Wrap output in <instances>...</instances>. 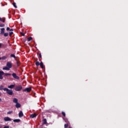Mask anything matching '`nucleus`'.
<instances>
[{
    "instance_id": "2eb2a0df",
    "label": "nucleus",
    "mask_w": 128,
    "mask_h": 128,
    "mask_svg": "<svg viewBox=\"0 0 128 128\" xmlns=\"http://www.w3.org/2000/svg\"><path fill=\"white\" fill-rule=\"evenodd\" d=\"M13 102H14V104H18V98H14V100H13Z\"/></svg>"
},
{
    "instance_id": "473e14b6",
    "label": "nucleus",
    "mask_w": 128,
    "mask_h": 128,
    "mask_svg": "<svg viewBox=\"0 0 128 128\" xmlns=\"http://www.w3.org/2000/svg\"><path fill=\"white\" fill-rule=\"evenodd\" d=\"M20 34H22V36H24V32H20Z\"/></svg>"
},
{
    "instance_id": "1a4fd4ad",
    "label": "nucleus",
    "mask_w": 128,
    "mask_h": 128,
    "mask_svg": "<svg viewBox=\"0 0 128 128\" xmlns=\"http://www.w3.org/2000/svg\"><path fill=\"white\" fill-rule=\"evenodd\" d=\"M4 122H10V120H12V119H10V118L9 117H4Z\"/></svg>"
},
{
    "instance_id": "c9c22d12",
    "label": "nucleus",
    "mask_w": 128,
    "mask_h": 128,
    "mask_svg": "<svg viewBox=\"0 0 128 128\" xmlns=\"http://www.w3.org/2000/svg\"><path fill=\"white\" fill-rule=\"evenodd\" d=\"M10 32H14V29L12 28L10 30Z\"/></svg>"
},
{
    "instance_id": "0eeeda50",
    "label": "nucleus",
    "mask_w": 128,
    "mask_h": 128,
    "mask_svg": "<svg viewBox=\"0 0 128 128\" xmlns=\"http://www.w3.org/2000/svg\"><path fill=\"white\" fill-rule=\"evenodd\" d=\"M6 45L2 43H0V48H6Z\"/></svg>"
},
{
    "instance_id": "a878e982",
    "label": "nucleus",
    "mask_w": 128,
    "mask_h": 128,
    "mask_svg": "<svg viewBox=\"0 0 128 128\" xmlns=\"http://www.w3.org/2000/svg\"><path fill=\"white\" fill-rule=\"evenodd\" d=\"M4 36L6 37L8 36V33L6 32V33H4Z\"/></svg>"
},
{
    "instance_id": "c756f323",
    "label": "nucleus",
    "mask_w": 128,
    "mask_h": 128,
    "mask_svg": "<svg viewBox=\"0 0 128 128\" xmlns=\"http://www.w3.org/2000/svg\"><path fill=\"white\" fill-rule=\"evenodd\" d=\"M68 124H64V128H68Z\"/></svg>"
},
{
    "instance_id": "6e6552de",
    "label": "nucleus",
    "mask_w": 128,
    "mask_h": 128,
    "mask_svg": "<svg viewBox=\"0 0 128 128\" xmlns=\"http://www.w3.org/2000/svg\"><path fill=\"white\" fill-rule=\"evenodd\" d=\"M6 66H8L9 68H12V63L10 62H8L6 64Z\"/></svg>"
},
{
    "instance_id": "e433bc0d",
    "label": "nucleus",
    "mask_w": 128,
    "mask_h": 128,
    "mask_svg": "<svg viewBox=\"0 0 128 128\" xmlns=\"http://www.w3.org/2000/svg\"><path fill=\"white\" fill-rule=\"evenodd\" d=\"M0 96H2V92H0Z\"/></svg>"
},
{
    "instance_id": "aec40b11",
    "label": "nucleus",
    "mask_w": 128,
    "mask_h": 128,
    "mask_svg": "<svg viewBox=\"0 0 128 128\" xmlns=\"http://www.w3.org/2000/svg\"><path fill=\"white\" fill-rule=\"evenodd\" d=\"M6 58H8V57L6 56H3L2 58V60H6Z\"/></svg>"
},
{
    "instance_id": "a211bd4d",
    "label": "nucleus",
    "mask_w": 128,
    "mask_h": 128,
    "mask_svg": "<svg viewBox=\"0 0 128 128\" xmlns=\"http://www.w3.org/2000/svg\"><path fill=\"white\" fill-rule=\"evenodd\" d=\"M2 70H10V68H8V66H5V67L3 68Z\"/></svg>"
},
{
    "instance_id": "4468645a",
    "label": "nucleus",
    "mask_w": 128,
    "mask_h": 128,
    "mask_svg": "<svg viewBox=\"0 0 128 128\" xmlns=\"http://www.w3.org/2000/svg\"><path fill=\"white\" fill-rule=\"evenodd\" d=\"M14 86H16L15 84H11V85L8 86V88H14Z\"/></svg>"
},
{
    "instance_id": "6ab92c4d",
    "label": "nucleus",
    "mask_w": 128,
    "mask_h": 128,
    "mask_svg": "<svg viewBox=\"0 0 128 128\" xmlns=\"http://www.w3.org/2000/svg\"><path fill=\"white\" fill-rule=\"evenodd\" d=\"M14 122H20V119H16L13 120Z\"/></svg>"
},
{
    "instance_id": "f704fd0d",
    "label": "nucleus",
    "mask_w": 128,
    "mask_h": 128,
    "mask_svg": "<svg viewBox=\"0 0 128 128\" xmlns=\"http://www.w3.org/2000/svg\"><path fill=\"white\" fill-rule=\"evenodd\" d=\"M10 28L9 27L6 28V30H10Z\"/></svg>"
},
{
    "instance_id": "f257e3e1",
    "label": "nucleus",
    "mask_w": 128,
    "mask_h": 128,
    "mask_svg": "<svg viewBox=\"0 0 128 128\" xmlns=\"http://www.w3.org/2000/svg\"><path fill=\"white\" fill-rule=\"evenodd\" d=\"M12 74L10 73H4L3 71H0V80H4L3 76H11Z\"/></svg>"
},
{
    "instance_id": "7ed1b4c3",
    "label": "nucleus",
    "mask_w": 128,
    "mask_h": 128,
    "mask_svg": "<svg viewBox=\"0 0 128 128\" xmlns=\"http://www.w3.org/2000/svg\"><path fill=\"white\" fill-rule=\"evenodd\" d=\"M35 64L36 66H40L42 68H44V63L42 62H40V63L38 61H37L36 62Z\"/></svg>"
},
{
    "instance_id": "412c9836",
    "label": "nucleus",
    "mask_w": 128,
    "mask_h": 128,
    "mask_svg": "<svg viewBox=\"0 0 128 128\" xmlns=\"http://www.w3.org/2000/svg\"><path fill=\"white\" fill-rule=\"evenodd\" d=\"M12 5L16 8H18V6H16V2H13Z\"/></svg>"
},
{
    "instance_id": "72a5a7b5",
    "label": "nucleus",
    "mask_w": 128,
    "mask_h": 128,
    "mask_svg": "<svg viewBox=\"0 0 128 128\" xmlns=\"http://www.w3.org/2000/svg\"><path fill=\"white\" fill-rule=\"evenodd\" d=\"M4 128H10V126H5Z\"/></svg>"
},
{
    "instance_id": "4be33fe9",
    "label": "nucleus",
    "mask_w": 128,
    "mask_h": 128,
    "mask_svg": "<svg viewBox=\"0 0 128 128\" xmlns=\"http://www.w3.org/2000/svg\"><path fill=\"white\" fill-rule=\"evenodd\" d=\"M28 42H30V40H32V36L28 37Z\"/></svg>"
},
{
    "instance_id": "c85d7f7f",
    "label": "nucleus",
    "mask_w": 128,
    "mask_h": 128,
    "mask_svg": "<svg viewBox=\"0 0 128 128\" xmlns=\"http://www.w3.org/2000/svg\"><path fill=\"white\" fill-rule=\"evenodd\" d=\"M38 54V58H42V54L39 53Z\"/></svg>"
},
{
    "instance_id": "9d476101",
    "label": "nucleus",
    "mask_w": 128,
    "mask_h": 128,
    "mask_svg": "<svg viewBox=\"0 0 128 128\" xmlns=\"http://www.w3.org/2000/svg\"><path fill=\"white\" fill-rule=\"evenodd\" d=\"M18 116L19 118H22V116H24V113H22V111H20L19 112Z\"/></svg>"
},
{
    "instance_id": "f8f14e48",
    "label": "nucleus",
    "mask_w": 128,
    "mask_h": 128,
    "mask_svg": "<svg viewBox=\"0 0 128 128\" xmlns=\"http://www.w3.org/2000/svg\"><path fill=\"white\" fill-rule=\"evenodd\" d=\"M20 106H21L20 104L18 102L16 103V108H20Z\"/></svg>"
},
{
    "instance_id": "a19ab883",
    "label": "nucleus",
    "mask_w": 128,
    "mask_h": 128,
    "mask_svg": "<svg viewBox=\"0 0 128 128\" xmlns=\"http://www.w3.org/2000/svg\"><path fill=\"white\" fill-rule=\"evenodd\" d=\"M0 60H2V58L1 57H0Z\"/></svg>"
},
{
    "instance_id": "b1692460",
    "label": "nucleus",
    "mask_w": 128,
    "mask_h": 128,
    "mask_svg": "<svg viewBox=\"0 0 128 128\" xmlns=\"http://www.w3.org/2000/svg\"><path fill=\"white\" fill-rule=\"evenodd\" d=\"M6 25L4 24H0V28H4Z\"/></svg>"
},
{
    "instance_id": "20e7f679",
    "label": "nucleus",
    "mask_w": 128,
    "mask_h": 128,
    "mask_svg": "<svg viewBox=\"0 0 128 128\" xmlns=\"http://www.w3.org/2000/svg\"><path fill=\"white\" fill-rule=\"evenodd\" d=\"M22 90V85H18L15 88L16 92H20Z\"/></svg>"
},
{
    "instance_id": "2f4dec72",
    "label": "nucleus",
    "mask_w": 128,
    "mask_h": 128,
    "mask_svg": "<svg viewBox=\"0 0 128 128\" xmlns=\"http://www.w3.org/2000/svg\"><path fill=\"white\" fill-rule=\"evenodd\" d=\"M62 116H66V112H62Z\"/></svg>"
},
{
    "instance_id": "f3484780",
    "label": "nucleus",
    "mask_w": 128,
    "mask_h": 128,
    "mask_svg": "<svg viewBox=\"0 0 128 128\" xmlns=\"http://www.w3.org/2000/svg\"><path fill=\"white\" fill-rule=\"evenodd\" d=\"M30 118H36V114H34L30 115Z\"/></svg>"
},
{
    "instance_id": "dca6fc26",
    "label": "nucleus",
    "mask_w": 128,
    "mask_h": 128,
    "mask_svg": "<svg viewBox=\"0 0 128 128\" xmlns=\"http://www.w3.org/2000/svg\"><path fill=\"white\" fill-rule=\"evenodd\" d=\"M42 122H43V124H48V122H46V118H44L42 120Z\"/></svg>"
},
{
    "instance_id": "58836bf2",
    "label": "nucleus",
    "mask_w": 128,
    "mask_h": 128,
    "mask_svg": "<svg viewBox=\"0 0 128 128\" xmlns=\"http://www.w3.org/2000/svg\"><path fill=\"white\" fill-rule=\"evenodd\" d=\"M68 128H72V126H70L68 127Z\"/></svg>"
},
{
    "instance_id": "7c9ffc66",
    "label": "nucleus",
    "mask_w": 128,
    "mask_h": 128,
    "mask_svg": "<svg viewBox=\"0 0 128 128\" xmlns=\"http://www.w3.org/2000/svg\"><path fill=\"white\" fill-rule=\"evenodd\" d=\"M7 114H12V111H9Z\"/></svg>"
},
{
    "instance_id": "f03ea898",
    "label": "nucleus",
    "mask_w": 128,
    "mask_h": 128,
    "mask_svg": "<svg viewBox=\"0 0 128 128\" xmlns=\"http://www.w3.org/2000/svg\"><path fill=\"white\" fill-rule=\"evenodd\" d=\"M4 92H6V94H9V96H12L14 94V92H12V90H10L8 88H4Z\"/></svg>"
},
{
    "instance_id": "9b49d317",
    "label": "nucleus",
    "mask_w": 128,
    "mask_h": 128,
    "mask_svg": "<svg viewBox=\"0 0 128 128\" xmlns=\"http://www.w3.org/2000/svg\"><path fill=\"white\" fill-rule=\"evenodd\" d=\"M0 30H1V31L0 32V34H4V30H5L4 28H2Z\"/></svg>"
},
{
    "instance_id": "423d86ee",
    "label": "nucleus",
    "mask_w": 128,
    "mask_h": 128,
    "mask_svg": "<svg viewBox=\"0 0 128 128\" xmlns=\"http://www.w3.org/2000/svg\"><path fill=\"white\" fill-rule=\"evenodd\" d=\"M12 76L14 78H15V80H20V77L16 76V74L12 73Z\"/></svg>"
},
{
    "instance_id": "bb28decb",
    "label": "nucleus",
    "mask_w": 128,
    "mask_h": 128,
    "mask_svg": "<svg viewBox=\"0 0 128 128\" xmlns=\"http://www.w3.org/2000/svg\"><path fill=\"white\" fill-rule=\"evenodd\" d=\"M11 58H16V55L14 54H11L10 55Z\"/></svg>"
},
{
    "instance_id": "5701e85b",
    "label": "nucleus",
    "mask_w": 128,
    "mask_h": 128,
    "mask_svg": "<svg viewBox=\"0 0 128 128\" xmlns=\"http://www.w3.org/2000/svg\"><path fill=\"white\" fill-rule=\"evenodd\" d=\"M4 90V86H0V90Z\"/></svg>"
},
{
    "instance_id": "cd10ccee",
    "label": "nucleus",
    "mask_w": 128,
    "mask_h": 128,
    "mask_svg": "<svg viewBox=\"0 0 128 128\" xmlns=\"http://www.w3.org/2000/svg\"><path fill=\"white\" fill-rule=\"evenodd\" d=\"M13 34H14V32H9L10 36H12Z\"/></svg>"
},
{
    "instance_id": "39448f33",
    "label": "nucleus",
    "mask_w": 128,
    "mask_h": 128,
    "mask_svg": "<svg viewBox=\"0 0 128 128\" xmlns=\"http://www.w3.org/2000/svg\"><path fill=\"white\" fill-rule=\"evenodd\" d=\"M32 90V88H26L22 90V92H30Z\"/></svg>"
},
{
    "instance_id": "393cba45",
    "label": "nucleus",
    "mask_w": 128,
    "mask_h": 128,
    "mask_svg": "<svg viewBox=\"0 0 128 128\" xmlns=\"http://www.w3.org/2000/svg\"><path fill=\"white\" fill-rule=\"evenodd\" d=\"M16 64H17V66H20V62L18 61H16Z\"/></svg>"
},
{
    "instance_id": "ea45409f",
    "label": "nucleus",
    "mask_w": 128,
    "mask_h": 128,
    "mask_svg": "<svg viewBox=\"0 0 128 128\" xmlns=\"http://www.w3.org/2000/svg\"><path fill=\"white\" fill-rule=\"evenodd\" d=\"M2 125H1V124H0V128H2Z\"/></svg>"
},
{
    "instance_id": "ddd939ff",
    "label": "nucleus",
    "mask_w": 128,
    "mask_h": 128,
    "mask_svg": "<svg viewBox=\"0 0 128 128\" xmlns=\"http://www.w3.org/2000/svg\"><path fill=\"white\" fill-rule=\"evenodd\" d=\"M0 22H6V18H0Z\"/></svg>"
},
{
    "instance_id": "4c0bfd02",
    "label": "nucleus",
    "mask_w": 128,
    "mask_h": 128,
    "mask_svg": "<svg viewBox=\"0 0 128 128\" xmlns=\"http://www.w3.org/2000/svg\"><path fill=\"white\" fill-rule=\"evenodd\" d=\"M2 102V98H0V102Z\"/></svg>"
}]
</instances>
